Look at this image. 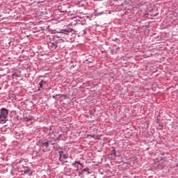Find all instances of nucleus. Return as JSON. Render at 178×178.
Here are the masks:
<instances>
[{"mask_svg":"<svg viewBox=\"0 0 178 178\" xmlns=\"http://www.w3.org/2000/svg\"><path fill=\"white\" fill-rule=\"evenodd\" d=\"M49 44L51 45L52 48H54V49H56V48L58 47V42H50Z\"/></svg>","mask_w":178,"mask_h":178,"instance_id":"obj_6","label":"nucleus"},{"mask_svg":"<svg viewBox=\"0 0 178 178\" xmlns=\"http://www.w3.org/2000/svg\"><path fill=\"white\" fill-rule=\"evenodd\" d=\"M111 155H112L113 156H114V158H116V150L113 149V150L111 151Z\"/></svg>","mask_w":178,"mask_h":178,"instance_id":"obj_10","label":"nucleus"},{"mask_svg":"<svg viewBox=\"0 0 178 178\" xmlns=\"http://www.w3.org/2000/svg\"><path fill=\"white\" fill-rule=\"evenodd\" d=\"M159 14V13H155V14H153L152 16L153 17H156V16H158Z\"/></svg>","mask_w":178,"mask_h":178,"instance_id":"obj_17","label":"nucleus"},{"mask_svg":"<svg viewBox=\"0 0 178 178\" xmlns=\"http://www.w3.org/2000/svg\"><path fill=\"white\" fill-rule=\"evenodd\" d=\"M49 143H50L49 145H54L55 144L54 143L52 142V140H49Z\"/></svg>","mask_w":178,"mask_h":178,"instance_id":"obj_18","label":"nucleus"},{"mask_svg":"<svg viewBox=\"0 0 178 178\" xmlns=\"http://www.w3.org/2000/svg\"><path fill=\"white\" fill-rule=\"evenodd\" d=\"M33 120V117H25V120H26V122H30V120Z\"/></svg>","mask_w":178,"mask_h":178,"instance_id":"obj_12","label":"nucleus"},{"mask_svg":"<svg viewBox=\"0 0 178 178\" xmlns=\"http://www.w3.org/2000/svg\"><path fill=\"white\" fill-rule=\"evenodd\" d=\"M112 41H114V42H117L118 44H119L120 42V39L115 38V39H113Z\"/></svg>","mask_w":178,"mask_h":178,"instance_id":"obj_11","label":"nucleus"},{"mask_svg":"<svg viewBox=\"0 0 178 178\" xmlns=\"http://www.w3.org/2000/svg\"><path fill=\"white\" fill-rule=\"evenodd\" d=\"M67 162H68V161H65V163H67Z\"/></svg>","mask_w":178,"mask_h":178,"instance_id":"obj_28","label":"nucleus"},{"mask_svg":"<svg viewBox=\"0 0 178 178\" xmlns=\"http://www.w3.org/2000/svg\"><path fill=\"white\" fill-rule=\"evenodd\" d=\"M62 157H63V156L59 154V158L58 159H62Z\"/></svg>","mask_w":178,"mask_h":178,"instance_id":"obj_24","label":"nucleus"},{"mask_svg":"<svg viewBox=\"0 0 178 178\" xmlns=\"http://www.w3.org/2000/svg\"><path fill=\"white\" fill-rule=\"evenodd\" d=\"M53 98L55 99V96H53Z\"/></svg>","mask_w":178,"mask_h":178,"instance_id":"obj_27","label":"nucleus"},{"mask_svg":"<svg viewBox=\"0 0 178 178\" xmlns=\"http://www.w3.org/2000/svg\"><path fill=\"white\" fill-rule=\"evenodd\" d=\"M63 159H67L68 157L66 154H63Z\"/></svg>","mask_w":178,"mask_h":178,"instance_id":"obj_16","label":"nucleus"},{"mask_svg":"<svg viewBox=\"0 0 178 178\" xmlns=\"http://www.w3.org/2000/svg\"><path fill=\"white\" fill-rule=\"evenodd\" d=\"M72 165L73 168L79 169V165H77V163H76V161L74 163H73Z\"/></svg>","mask_w":178,"mask_h":178,"instance_id":"obj_13","label":"nucleus"},{"mask_svg":"<svg viewBox=\"0 0 178 178\" xmlns=\"http://www.w3.org/2000/svg\"><path fill=\"white\" fill-rule=\"evenodd\" d=\"M9 113V111L6 108H1L0 110V120L3 122V123H6L8 120V115Z\"/></svg>","mask_w":178,"mask_h":178,"instance_id":"obj_1","label":"nucleus"},{"mask_svg":"<svg viewBox=\"0 0 178 178\" xmlns=\"http://www.w3.org/2000/svg\"><path fill=\"white\" fill-rule=\"evenodd\" d=\"M54 146H53V148L54 149H59V148H60V146H59V145H58V144H55L54 143V145H53Z\"/></svg>","mask_w":178,"mask_h":178,"instance_id":"obj_9","label":"nucleus"},{"mask_svg":"<svg viewBox=\"0 0 178 178\" xmlns=\"http://www.w3.org/2000/svg\"><path fill=\"white\" fill-rule=\"evenodd\" d=\"M60 162H62V159H58Z\"/></svg>","mask_w":178,"mask_h":178,"instance_id":"obj_25","label":"nucleus"},{"mask_svg":"<svg viewBox=\"0 0 178 178\" xmlns=\"http://www.w3.org/2000/svg\"><path fill=\"white\" fill-rule=\"evenodd\" d=\"M57 38H59V35H57Z\"/></svg>","mask_w":178,"mask_h":178,"instance_id":"obj_29","label":"nucleus"},{"mask_svg":"<svg viewBox=\"0 0 178 178\" xmlns=\"http://www.w3.org/2000/svg\"><path fill=\"white\" fill-rule=\"evenodd\" d=\"M45 83L47 82L44 81V80L40 81V82L39 83L38 90H40V88H42V85L45 84Z\"/></svg>","mask_w":178,"mask_h":178,"instance_id":"obj_7","label":"nucleus"},{"mask_svg":"<svg viewBox=\"0 0 178 178\" xmlns=\"http://www.w3.org/2000/svg\"><path fill=\"white\" fill-rule=\"evenodd\" d=\"M75 162L76 165H83V163H81L79 161H76Z\"/></svg>","mask_w":178,"mask_h":178,"instance_id":"obj_15","label":"nucleus"},{"mask_svg":"<svg viewBox=\"0 0 178 178\" xmlns=\"http://www.w3.org/2000/svg\"><path fill=\"white\" fill-rule=\"evenodd\" d=\"M82 31L83 33V35H86V34H87V31L83 30Z\"/></svg>","mask_w":178,"mask_h":178,"instance_id":"obj_21","label":"nucleus"},{"mask_svg":"<svg viewBox=\"0 0 178 178\" xmlns=\"http://www.w3.org/2000/svg\"><path fill=\"white\" fill-rule=\"evenodd\" d=\"M101 15H104V12L98 13L97 16H101Z\"/></svg>","mask_w":178,"mask_h":178,"instance_id":"obj_20","label":"nucleus"},{"mask_svg":"<svg viewBox=\"0 0 178 178\" xmlns=\"http://www.w3.org/2000/svg\"><path fill=\"white\" fill-rule=\"evenodd\" d=\"M51 142L49 141H47L42 143V145H44V147H46V148H48V147H49V144Z\"/></svg>","mask_w":178,"mask_h":178,"instance_id":"obj_8","label":"nucleus"},{"mask_svg":"<svg viewBox=\"0 0 178 178\" xmlns=\"http://www.w3.org/2000/svg\"><path fill=\"white\" fill-rule=\"evenodd\" d=\"M88 170H90V169L88 168H84L82 171V173H83V172H88Z\"/></svg>","mask_w":178,"mask_h":178,"instance_id":"obj_14","label":"nucleus"},{"mask_svg":"<svg viewBox=\"0 0 178 178\" xmlns=\"http://www.w3.org/2000/svg\"><path fill=\"white\" fill-rule=\"evenodd\" d=\"M58 10L61 13H66L67 12V6L66 4H63V6H60L58 7Z\"/></svg>","mask_w":178,"mask_h":178,"instance_id":"obj_4","label":"nucleus"},{"mask_svg":"<svg viewBox=\"0 0 178 178\" xmlns=\"http://www.w3.org/2000/svg\"><path fill=\"white\" fill-rule=\"evenodd\" d=\"M17 165H19V169H23L24 168H26L27 165V163H26V160L22 159L19 160L17 163Z\"/></svg>","mask_w":178,"mask_h":178,"instance_id":"obj_3","label":"nucleus"},{"mask_svg":"<svg viewBox=\"0 0 178 178\" xmlns=\"http://www.w3.org/2000/svg\"><path fill=\"white\" fill-rule=\"evenodd\" d=\"M58 154H59V155H62V156H63V151H59L58 152Z\"/></svg>","mask_w":178,"mask_h":178,"instance_id":"obj_19","label":"nucleus"},{"mask_svg":"<svg viewBox=\"0 0 178 178\" xmlns=\"http://www.w3.org/2000/svg\"><path fill=\"white\" fill-rule=\"evenodd\" d=\"M86 175H91V172H90V170H88Z\"/></svg>","mask_w":178,"mask_h":178,"instance_id":"obj_22","label":"nucleus"},{"mask_svg":"<svg viewBox=\"0 0 178 178\" xmlns=\"http://www.w3.org/2000/svg\"><path fill=\"white\" fill-rule=\"evenodd\" d=\"M81 165L82 168H84V165L82 164V165Z\"/></svg>","mask_w":178,"mask_h":178,"instance_id":"obj_26","label":"nucleus"},{"mask_svg":"<svg viewBox=\"0 0 178 178\" xmlns=\"http://www.w3.org/2000/svg\"><path fill=\"white\" fill-rule=\"evenodd\" d=\"M24 170L22 172H24V175H29V176H33V171H31V168L30 167H24Z\"/></svg>","mask_w":178,"mask_h":178,"instance_id":"obj_2","label":"nucleus"},{"mask_svg":"<svg viewBox=\"0 0 178 178\" xmlns=\"http://www.w3.org/2000/svg\"><path fill=\"white\" fill-rule=\"evenodd\" d=\"M119 49H120V47H116V50L118 51V50H119Z\"/></svg>","mask_w":178,"mask_h":178,"instance_id":"obj_23","label":"nucleus"},{"mask_svg":"<svg viewBox=\"0 0 178 178\" xmlns=\"http://www.w3.org/2000/svg\"><path fill=\"white\" fill-rule=\"evenodd\" d=\"M72 31H74V29L71 28H69L68 29H61L58 34H62V35H63V34H66L67 33H72Z\"/></svg>","mask_w":178,"mask_h":178,"instance_id":"obj_5","label":"nucleus"}]
</instances>
